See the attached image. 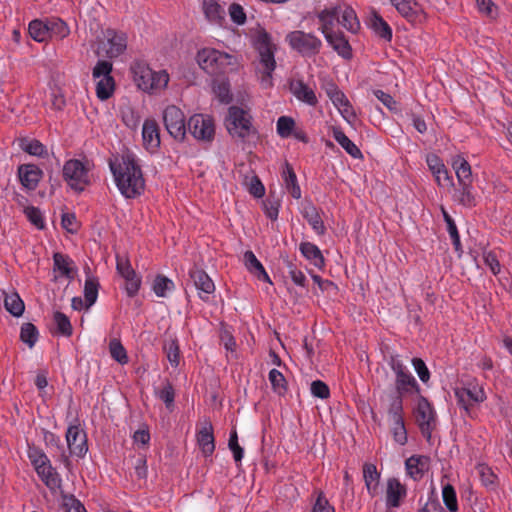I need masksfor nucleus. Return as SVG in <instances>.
I'll return each instance as SVG.
<instances>
[{"label": "nucleus", "instance_id": "obj_47", "mask_svg": "<svg viewBox=\"0 0 512 512\" xmlns=\"http://www.w3.org/2000/svg\"><path fill=\"white\" fill-rule=\"evenodd\" d=\"M169 80L170 77L166 70H153V75L150 77V82L152 85L151 93H158L166 89Z\"/></svg>", "mask_w": 512, "mask_h": 512}, {"label": "nucleus", "instance_id": "obj_59", "mask_svg": "<svg viewBox=\"0 0 512 512\" xmlns=\"http://www.w3.org/2000/svg\"><path fill=\"white\" fill-rule=\"evenodd\" d=\"M157 396L165 403L167 409H172L174 406L175 391L169 382H167L163 388L157 392Z\"/></svg>", "mask_w": 512, "mask_h": 512}, {"label": "nucleus", "instance_id": "obj_31", "mask_svg": "<svg viewBox=\"0 0 512 512\" xmlns=\"http://www.w3.org/2000/svg\"><path fill=\"white\" fill-rule=\"evenodd\" d=\"M332 136L334 140L353 158L362 156L361 150L351 141L340 127H332Z\"/></svg>", "mask_w": 512, "mask_h": 512}, {"label": "nucleus", "instance_id": "obj_13", "mask_svg": "<svg viewBox=\"0 0 512 512\" xmlns=\"http://www.w3.org/2000/svg\"><path fill=\"white\" fill-rule=\"evenodd\" d=\"M391 369L396 375L395 387L398 395L419 392V385L415 377L399 359L391 360Z\"/></svg>", "mask_w": 512, "mask_h": 512}, {"label": "nucleus", "instance_id": "obj_30", "mask_svg": "<svg viewBox=\"0 0 512 512\" xmlns=\"http://www.w3.org/2000/svg\"><path fill=\"white\" fill-rule=\"evenodd\" d=\"M363 478L368 493L374 497L379 493L380 474L374 464L366 463L363 467Z\"/></svg>", "mask_w": 512, "mask_h": 512}, {"label": "nucleus", "instance_id": "obj_26", "mask_svg": "<svg viewBox=\"0 0 512 512\" xmlns=\"http://www.w3.org/2000/svg\"><path fill=\"white\" fill-rule=\"evenodd\" d=\"M407 474L413 480H420L428 469V458L425 456H411L405 462Z\"/></svg>", "mask_w": 512, "mask_h": 512}, {"label": "nucleus", "instance_id": "obj_45", "mask_svg": "<svg viewBox=\"0 0 512 512\" xmlns=\"http://www.w3.org/2000/svg\"><path fill=\"white\" fill-rule=\"evenodd\" d=\"M20 146L25 152L33 156L46 157L48 155L47 148L36 139H24Z\"/></svg>", "mask_w": 512, "mask_h": 512}, {"label": "nucleus", "instance_id": "obj_38", "mask_svg": "<svg viewBox=\"0 0 512 512\" xmlns=\"http://www.w3.org/2000/svg\"><path fill=\"white\" fill-rule=\"evenodd\" d=\"M452 167L455 170L458 183L471 182V166L461 155H456L452 159Z\"/></svg>", "mask_w": 512, "mask_h": 512}, {"label": "nucleus", "instance_id": "obj_8", "mask_svg": "<svg viewBox=\"0 0 512 512\" xmlns=\"http://www.w3.org/2000/svg\"><path fill=\"white\" fill-rule=\"evenodd\" d=\"M112 69L111 62L99 60L92 71L96 82V95L102 101L109 99L115 90V81L111 75Z\"/></svg>", "mask_w": 512, "mask_h": 512}, {"label": "nucleus", "instance_id": "obj_63", "mask_svg": "<svg viewBox=\"0 0 512 512\" xmlns=\"http://www.w3.org/2000/svg\"><path fill=\"white\" fill-rule=\"evenodd\" d=\"M126 281L125 290L129 297H134L141 287V277L135 273L124 278Z\"/></svg>", "mask_w": 512, "mask_h": 512}, {"label": "nucleus", "instance_id": "obj_41", "mask_svg": "<svg viewBox=\"0 0 512 512\" xmlns=\"http://www.w3.org/2000/svg\"><path fill=\"white\" fill-rule=\"evenodd\" d=\"M4 306L15 317H20L25 309L24 302L17 293L6 294Z\"/></svg>", "mask_w": 512, "mask_h": 512}, {"label": "nucleus", "instance_id": "obj_64", "mask_svg": "<svg viewBox=\"0 0 512 512\" xmlns=\"http://www.w3.org/2000/svg\"><path fill=\"white\" fill-rule=\"evenodd\" d=\"M312 512H335V509L329 503L323 492H320L313 505Z\"/></svg>", "mask_w": 512, "mask_h": 512}, {"label": "nucleus", "instance_id": "obj_11", "mask_svg": "<svg viewBox=\"0 0 512 512\" xmlns=\"http://www.w3.org/2000/svg\"><path fill=\"white\" fill-rule=\"evenodd\" d=\"M163 122L167 132L178 141H183L186 135L184 113L175 105H170L163 112Z\"/></svg>", "mask_w": 512, "mask_h": 512}, {"label": "nucleus", "instance_id": "obj_15", "mask_svg": "<svg viewBox=\"0 0 512 512\" xmlns=\"http://www.w3.org/2000/svg\"><path fill=\"white\" fill-rule=\"evenodd\" d=\"M190 277L194 282L200 299L207 301L209 295L215 291V284L210 276L204 270L195 268L190 271Z\"/></svg>", "mask_w": 512, "mask_h": 512}, {"label": "nucleus", "instance_id": "obj_50", "mask_svg": "<svg viewBox=\"0 0 512 512\" xmlns=\"http://www.w3.org/2000/svg\"><path fill=\"white\" fill-rule=\"evenodd\" d=\"M109 351L111 357L118 363L124 365L128 363V355L126 349L117 339H112L109 343Z\"/></svg>", "mask_w": 512, "mask_h": 512}, {"label": "nucleus", "instance_id": "obj_20", "mask_svg": "<svg viewBox=\"0 0 512 512\" xmlns=\"http://www.w3.org/2000/svg\"><path fill=\"white\" fill-rule=\"evenodd\" d=\"M324 38L339 56L344 59H350L352 57L351 46L341 32L332 31L324 35Z\"/></svg>", "mask_w": 512, "mask_h": 512}, {"label": "nucleus", "instance_id": "obj_39", "mask_svg": "<svg viewBox=\"0 0 512 512\" xmlns=\"http://www.w3.org/2000/svg\"><path fill=\"white\" fill-rule=\"evenodd\" d=\"M54 262V271L58 274V277H65L67 279H71L72 275V261L69 257L61 254L55 253L53 255Z\"/></svg>", "mask_w": 512, "mask_h": 512}, {"label": "nucleus", "instance_id": "obj_34", "mask_svg": "<svg viewBox=\"0 0 512 512\" xmlns=\"http://www.w3.org/2000/svg\"><path fill=\"white\" fill-rule=\"evenodd\" d=\"M390 2L408 21H415L421 10L415 0H390Z\"/></svg>", "mask_w": 512, "mask_h": 512}, {"label": "nucleus", "instance_id": "obj_40", "mask_svg": "<svg viewBox=\"0 0 512 512\" xmlns=\"http://www.w3.org/2000/svg\"><path fill=\"white\" fill-rule=\"evenodd\" d=\"M175 289L174 282L166 276L158 275L153 281L152 290L158 296L165 298Z\"/></svg>", "mask_w": 512, "mask_h": 512}, {"label": "nucleus", "instance_id": "obj_23", "mask_svg": "<svg viewBox=\"0 0 512 512\" xmlns=\"http://www.w3.org/2000/svg\"><path fill=\"white\" fill-rule=\"evenodd\" d=\"M203 11L206 19L213 25L222 26L225 22L226 11L215 0H204Z\"/></svg>", "mask_w": 512, "mask_h": 512}, {"label": "nucleus", "instance_id": "obj_49", "mask_svg": "<svg viewBox=\"0 0 512 512\" xmlns=\"http://www.w3.org/2000/svg\"><path fill=\"white\" fill-rule=\"evenodd\" d=\"M442 499L450 512H456L458 510L456 491L451 484H445L442 487Z\"/></svg>", "mask_w": 512, "mask_h": 512}, {"label": "nucleus", "instance_id": "obj_5", "mask_svg": "<svg viewBox=\"0 0 512 512\" xmlns=\"http://www.w3.org/2000/svg\"><path fill=\"white\" fill-rule=\"evenodd\" d=\"M251 119L248 111L237 106H231L225 119L227 131L233 138L244 140L254 133Z\"/></svg>", "mask_w": 512, "mask_h": 512}, {"label": "nucleus", "instance_id": "obj_61", "mask_svg": "<svg viewBox=\"0 0 512 512\" xmlns=\"http://www.w3.org/2000/svg\"><path fill=\"white\" fill-rule=\"evenodd\" d=\"M228 12H229V16L231 18V20L236 24V25H243L245 24L246 22V13L243 9V7L237 3H233L229 6V9H228Z\"/></svg>", "mask_w": 512, "mask_h": 512}, {"label": "nucleus", "instance_id": "obj_22", "mask_svg": "<svg viewBox=\"0 0 512 512\" xmlns=\"http://www.w3.org/2000/svg\"><path fill=\"white\" fill-rule=\"evenodd\" d=\"M21 184L28 190H34L42 176V171L35 165H21L18 169Z\"/></svg>", "mask_w": 512, "mask_h": 512}, {"label": "nucleus", "instance_id": "obj_43", "mask_svg": "<svg viewBox=\"0 0 512 512\" xmlns=\"http://www.w3.org/2000/svg\"><path fill=\"white\" fill-rule=\"evenodd\" d=\"M459 190L456 192L457 200L466 207L476 205L475 196L471 182L459 183Z\"/></svg>", "mask_w": 512, "mask_h": 512}, {"label": "nucleus", "instance_id": "obj_29", "mask_svg": "<svg viewBox=\"0 0 512 512\" xmlns=\"http://www.w3.org/2000/svg\"><path fill=\"white\" fill-rule=\"evenodd\" d=\"M282 179L287 192L290 193L294 199H300L302 195L301 188L298 184L297 176L293 171V168L288 163H285L284 165Z\"/></svg>", "mask_w": 512, "mask_h": 512}, {"label": "nucleus", "instance_id": "obj_60", "mask_svg": "<svg viewBox=\"0 0 512 512\" xmlns=\"http://www.w3.org/2000/svg\"><path fill=\"white\" fill-rule=\"evenodd\" d=\"M165 351L167 354L168 361L173 367L179 365L180 351L176 340H171L165 345Z\"/></svg>", "mask_w": 512, "mask_h": 512}, {"label": "nucleus", "instance_id": "obj_52", "mask_svg": "<svg viewBox=\"0 0 512 512\" xmlns=\"http://www.w3.org/2000/svg\"><path fill=\"white\" fill-rule=\"evenodd\" d=\"M477 471L482 484L489 489H493L496 483V475L492 469L485 464H479L477 466Z\"/></svg>", "mask_w": 512, "mask_h": 512}, {"label": "nucleus", "instance_id": "obj_56", "mask_svg": "<svg viewBox=\"0 0 512 512\" xmlns=\"http://www.w3.org/2000/svg\"><path fill=\"white\" fill-rule=\"evenodd\" d=\"M213 92L221 103H229L231 101L229 83L226 81L216 82L213 85Z\"/></svg>", "mask_w": 512, "mask_h": 512}, {"label": "nucleus", "instance_id": "obj_2", "mask_svg": "<svg viewBox=\"0 0 512 512\" xmlns=\"http://www.w3.org/2000/svg\"><path fill=\"white\" fill-rule=\"evenodd\" d=\"M253 45L258 52L256 73L263 88L273 86L272 75L276 68V45L271 36L263 29L258 30L253 37Z\"/></svg>", "mask_w": 512, "mask_h": 512}, {"label": "nucleus", "instance_id": "obj_25", "mask_svg": "<svg viewBox=\"0 0 512 512\" xmlns=\"http://www.w3.org/2000/svg\"><path fill=\"white\" fill-rule=\"evenodd\" d=\"M319 30L324 35L334 31L335 22L339 19V7L326 8L317 14Z\"/></svg>", "mask_w": 512, "mask_h": 512}, {"label": "nucleus", "instance_id": "obj_21", "mask_svg": "<svg viewBox=\"0 0 512 512\" xmlns=\"http://www.w3.org/2000/svg\"><path fill=\"white\" fill-rule=\"evenodd\" d=\"M290 90L298 101H301L312 107L317 105L318 98L314 90L303 81L297 80L292 82L290 84Z\"/></svg>", "mask_w": 512, "mask_h": 512}, {"label": "nucleus", "instance_id": "obj_14", "mask_svg": "<svg viewBox=\"0 0 512 512\" xmlns=\"http://www.w3.org/2000/svg\"><path fill=\"white\" fill-rule=\"evenodd\" d=\"M66 443L71 455L82 458L88 451L86 434L78 425L67 428Z\"/></svg>", "mask_w": 512, "mask_h": 512}, {"label": "nucleus", "instance_id": "obj_58", "mask_svg": "<svg viewBox=\"0 0 512 512\" xmlns=\"http://www.w3.org/2000/svg\"><path fill=\"white\" fill-rule=\"evenodd\" d=\"M26 217L28 220L37 228V229H43L45 226V222L43 219L42 212L34 207V206H28L24 210Z\"/></svg>", "mask_w": 512, "mask_h": 512}, {"label": "nucleus", "instance_id": "obj_18", "mask_svg": "<svg viewBox=\"0 0 512 512\" xmlns=\"http://www.w3.org/2000/svg\"><path fill=\"white\" fill-rule=\"evenodd\" d=\"M406 487L396 478L387 480L386 487V506L388 508H397L401 504V500L406 497Z\"/></svg>", "mask_w": 512, "mask_h": 512}, {"label": "nucleus", "instance_id": "obj_35", "mask_svg": "<svg viewBox=\"0 0 512 512\" xmlns=\"http://www.w3.org/2000/svg\"><path fill=\"white\" fill-rule=\"evenodd\" d=\"M49 39L63 40L70 34L68 24L59 17L47 18Z\"/></svg>", "mask_w": 512, "mask_h": 512}, {"label": "nucleus", "instance_id": "obj_51", "mask_svg": "<svg viewBox=\"0 0 512 512\" xmlns=\"http://www.w3.org/2000/svg\"><path fill=\"white\" fill-rule=\"evenodd\" d=\"M21 340L32 348L38 340V330L32 323H25L20 331Z\"/></svg>", "mask_w": 512, "mask_h": 512}, {"label": "nucleus", "instance_id": "obj_54", "mask_svg": "<svg viewBox=\"0 0 512 512\" xmlns=\"http://www.w3.org/2000/svg\"><path fill=\"white\" fill-rule=\"evenodd\" d=\"M268 378H269V381L271 383L273 390L276 393L282 394L286 390V380H285L283 374L279 370H277V369L270 370Z\"/></svg>", "mask_w": 512, "mask_h": 512}, {"label": "nucleus", "instance_id": "obj_37", "mask_svg": "<svg viewBox=\"0 0 512 512\" xmlns=\"http://www.w3.org/2000/svg\"><path fill=\"white\" fill-rule=\"evenodd\" d=\"M28 33L30 37L39 43L49 40V32L46 19H34L28 25Z\"/></svg>", "mask_w": 512, "mask_h": 512}, {"label": "nucleus", "instance_id": "obj_48", "mask_svg": "<svg viewBox=\"0 0 512 512\" xmlns=\"http://www.w3.org/2000/svg\"><path fill=\"white\" fill-rule=\"evenodd\" d=\"M389 424L394 441L401 446L405 445L407 443L408 438L404 419L390 421Z\"/></svg>", "mask_w": 512, "mask_h": 512}, {"label": "nucleus", "instance_id": "obj_32", "mask_svg": "<svg viewBox=\"0 0 512 512\" xmlns=\"http://www.w3.org/2000/svg\"><path fill=\"white\" fill-rule=\"evenodd\" d=\"M99 281L90 270L86 271L84 283V298L86 308H90L98 298Z\"/></svg>", "mask_w": 512, "mask_h": 512}, {"label": "nucleus", "instance_id": "obj_24", "mask_svg": "<svg viewBox=\"0 0 512 512\" xmlns=\"http://www.w3.org/2000/svg\"><path fill=\"white\" fill-rule=\"evenodd\" d=\"M198 445L204 456H211L215 450L213 436V427L210 422H206L197 433Z\"/></svg>", "mask_w": 512, "mask_h": 512}, {"label": "nucleus", "instance_id": "obj_57", "mask_svg": "<svg viewBox=\"0 0 512 512\" xmlns=\"http://www.w3.org/2000/svg\"><path fill=\"white\" fill-rule=\"evenodd\" d=\"M28 458L31 461L35 470H39L42 466L50 463L47 455L40 449L33 448L28 451Z\"/></svg>", "mask_w": 512, "mask_h": 512}, {"label": "nucleus", "instance_id": "obj_7", "mask_svg": "<svg viewBox=\"0 0 512 512\" xmlns=\"http://www.w3.org/2000/svg\"><path fill=\"white\" fill-rule=\"evenodd\" d=\"M103 37L99 39L97 54L110 59L123 54L127 49V35L114 29L103 31Z\"/></svg>", "mask_w": 512, "mask_h": 512}, {"label": "nucleus", "instance_id": "obj_33", "mask_svg": "<svg viewBox=\"0 0 512 512\" xmlns=\"http://www.w3.org/2000/svg\"><path fill=\"white\" fill-rule=\"evenodd\" d=\"M244 263L246 268L253 273L259 280L268 282L271 284V280L266 270L264 269L261 262L257 259L252 251H246L244 253Z\"/></svg>", "mask_w": 512, "mask_h": 512}, {"label": "nucleus", "instance_id": "obj_3", "mask_svg": "<svg viewBox=\"0 0 512 512\" xmlns=\"http://www.w3.org/2000/svg\"><path fill=\"white\" fill-rule=\"evenodd\" d=\"M197 62L207 73L215 75L235 72L240 66L237 55L214 48H203L198 51Z\"/></svg>", "mask_w": 512, "mask_h": 512}, {"label": "nucleus", "instance_id": "obj_46", "mask_svg": "<svg viewBox=\"0 0 512 512\" xmlns=\"http://www.w3.org/2000/svg\"><path fill=\"white\" fill-rule=\"evenodd\" d=\"M296 127L295 120L290 116H281L276 122V131L281 138H289Z\"/></svg>", "mask_w": 512, "mask_h": 512}, {"label": "nucleus", "instance_id": "obj_1", "mask_svg": "<svg viewBox=\"0 0 512 512\" xmlns=\"http://www.w3.org/2000/svg\"><path fill=\"white\" fill-rule=\"evenodd\" d=\"M109 167L116 187L124 198L134 199L144 192V176L132 155L127 154L111 160Z\"/></svg>", "mask_w": 512, "mask_h": 512}, {"label": "nucleus", "instance_id": "obj_36", "mask_svg": "<svg viewBox=\"0 0 512 512\" xmlns=\"http://www.w3.org/2000/svg\"><path fill=\"white\" fill-rule=\"evenodd\" d=\"M339 7V19L338 23H340L345 29L352 33H356L360 28L359 20L356 16L353 8L349 6Z\"/></svg>", "mask_w": 512, "mask_h": 512}, {"label": "nucleus", "instance_id": "obj_19", "mask_svg": "<svg viewBox=\"0 0 512 512\" xmlns=\"http://www.w3.org/2000/svg\"><path fill=\"white\" fill-rule=\"evenodd\" d=\"M301 214L307 220L316 234L323 235L325 233L326 229L322 218L318 209L312 202L306 201L302 203Z\"/></svg>", "mask_w": 512, "mask_h": 512}, {"label": "nucleus", "instance_id": "obj_6", "mask_svg": "<svg viewBox=\"0 0 512 512\" xmlns=\"http://www.w3.org/2000/svg\"><path fill=\"white\" fill-rule=\"evenodd\" d=\"M90 165L78 159L68 160L63 167V177L75 192H82L90 183Z\"/></svg>", "mask_w": 512, "mask_h": 512}, {"label": "nucleus", "instance_id": "obj_28", "mask_svg": "<svg viewBox=\"0 0 512 512\" xmlns=\"http://www.w3.org/2000/svg\"><path fill=\"white\" fill-rule=\"evenodd\" d=\"M35 471L50 490H56L61 487V477L51 463H48Z\"/></svg>", "mask_w": 512, "mask_h": 512}, {"label": "nucleus", "instance_id": "obj_10", "mask_svg": "<svg viewBox=\"0 0 512 512\" xmlns=\"http://www.w3.org/2000/svg\"><path fill=\"white\" fill-rule=\"evenodd\" d=\"M414 416L423 437L430 441L437 420L434 408L425 397L420 396L418 398L414 408Z\"/></svg>", "mask_w": 512, "mask_h": 512}, {"label": "nucleus", "instance_id": "obj_12", "mask_svg": "<svg viewBox=\"0 0 512 512\" xmlns=\"http://www.w3.org/2000/svg\"><path fill=\"white\" fill-rule=\"evenodd\" d=\"M188 130L198 141L211 142L215 136V124L213 119L204 114H195L190 117Z\"/></svg>", "mask_w": 512, "mask_h": 512}, {"label": "nucleus", "instance_id": "obj_4", "mask_svg": "<svg viewBox=\"0 0 512 512\" xmlns=\"http://www.w3.org/2000/svg\"><path fill=\"white\" fill-rule=\"evenodd\" d=\"M457 404L470 414V410L486 400L484 387L476 379L461 382L454 389Z\"/></svg>", "mask_w": 512, "mask_h": 512}, {"label": "nucleus", "instance_id": "obj_62", "mask_svg": "<svg viewBox=\"0 0 512 512\" xmlns=\"http://www.w3.org/2000/svg\"><path fill=\"white\" fill-rule=\"evenodd\" d=\"M288 273L293 283L299 287L305 288L307 279L304 273L299 270L293 263L288 264Z\"/></svg>", "mask_w": 512, "mask_h": 512}, {"label": "nucleus", "instance_id": "obj_17", "mask_svg": "<svg viewBox=\"0 0 512 512\" xmlns=\"http://www.w3.org/2000/svg\"><path fill=\"white\" fill-rule=\"evenodd\" d=\"M143 145L147 151L153 153L160 146L158 124L153 119H146L142 126Z\"/></svg>", "mask_w": 512, "mask_h": 512}, {"label": "nucleus", "instance_id": "obj_16", "mask_svg": "<svg viewBox=\"0 0 512 512\" xmlns=\"http://www.w3.org/2000/svg\"><path fill=\"white\" fill-rule=\"evenodd\" d=\"M131 73L137 87L144 92L151 93L152 85L150 77L153 75V70L149 65L141 61H136L131 65Z\"/></svg>", "mask_w": 512, "mask_h": 512}, {"label": "nucleus", "instance_id": "obj_27", "mask_svg": "<svg viewBox=\"0 0 512 512\" xmlns=\"http://www.w3.org/2000/svg\"><path fill=\"white\" fill-rule=\"evenodd\" d=\"M299 250L303 257L315 267L322 269L325 266V259L317 245L311 242H302Z\"/></svg>", "mask_w": 512, "mask_h": 512}, {"label": "nucleus", "instance_id": "obj_9", "mask_svg": "<svg viewBox=\"0 0 512 512\" xmlns=\"http://www.w3.org/2000/svg\"><path fill=\"white\" fill-rule=\"evenodd\" d=\"M286 40L292 49L302 56L312 57L318 54L322 48V41L312 33H306L301 30L290 32Z\"/></svg>", "mask_w": 512, "mask_h": 512}, {"label": "nucleus", "instance_id": "obj_44", "mask_svg": "<svg viewBox=\"0 0 512 512\" xmlns=\"http://www.w3.org/2000/svg\"><path fill=\"white\" fill-rule=\"evenodd\" d=\"M371 27L382 39L386 41H390L392 39V29L381 16L377 14L373 15L371 18Z\"/></svg>", "mask_w": 512, "mask_h": 512}, {"label": "nucleus", "instance_id": "obj_55", "mask_svg": "<svg viewBox=\"0 0 512 512\" xmlns=\"http://www.w3.org/2000/svg\"><path fill=\"white\" fill-rule=\"evenodd\" d=\"M53 319L58 332L65 336H70L72 334V326L70 320L65 314L61 312H55Z\"/></svg>", "mask_w": 512, "mask_h": 512}, {"label": "nucleus", "instance_id": "obj_53", "mask_svg": "<svg viewBox=\"0 0 512 512\" xmlns=\"http://www.w3.org/2000/svg\"><path fill=\"white\" fill-rule=\"evenodd\" d=\"M44 441L47 446L54 448L56 452L64 459H67L64 445L61 443L59 436L50 431L44 432Z\"/></svg>", "mask_w": 512, "mask_h": 512}, {"label": "nucleus", "instance_id": "obj_42", "mask_svg": "<svg viewBox=\"0 0 512 512\" xmlns=\"http://www.w3.org/2000/svg\"><path fill=\"white\" fill-rule=\"evenodd\" d=\"M387 413H388L389 422L404 419L403 418V400H402L401 395L394 394V395L390 396Z\"/></svg>", "mask_w": 512, "mask_h": 512}]
</instances>
